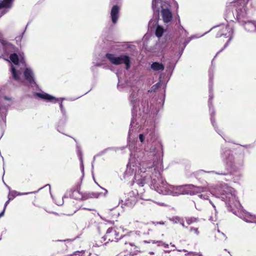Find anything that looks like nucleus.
<instances>
[{
	"label": "nucleus",
	"instance_id": "17",
	"mask_svg": "<svg viewBox=\"0 0 256 256\" xmlns=\"http://www.w3.org/2000/svg\"><path fill=\"white\" fill-rule=\"evenodd\" d=\"M128 86V84L126 82H125L124 83H122L120 80H119L118 83V89L122 91L124 90V88H126Z\"/></svg>",
	"mask_w": 256,
	"mask_h": 256
},
{
	"label": "nucleus",
	"instance_id": "4",
	"mask_svg": "<svg viewBox=\"0 0 256 256\" xmlns=\"http://www.w3.org/2000/svg\"><path fill=\"white\" fill-rule=\"evenodd\" d=\"M72 196L76 199H80L82 200H86L89 198H91L89 192L81 194L80 193L78 190H73L72 192Z\"/></svg>",
	"mask_w": 256,
	"mask_h": 256
},
{
	"label": "nucleus",
	"instance_id": "22",
	"mask_svg": "<svg viewBox=\"0 0 256 256\" xmlns=\"http://www.w3.org/2000/svg\"><path fill=\"white\" fill-rule=\"evenodd\" d=\"M190 232H194L196 234H199V231L198 230V228H190Z\"/></svg>",
	"mask_w": 256,
	"mask_h": 256
},
{
	"label": "nucleus",
	"instance_id": "30",
	"mask_svg": "<svg viewBox=\"0 0 256 256\" xmlns=\"http://www.w3.org/2000/svg\"><path fill=\"white\" fill-rule=\"evenodd\" d=\"M62 204H63V202H61V201H60V202H56V204H57L58 205V206H61V205H62Z\"/></svg>",
	"mask_w": 256,
	"mask_h": 256
},
{
	"label": "nucleus",
	"instance_id": "26",
	"mask_svg": "<svg viewBox=\"0 0 256 256\" xmlns=\"http://www.w3.org/2000/svg\"><path fill=\"white\" fill-rule=\"evenodd\" d=\"M60 106L62 112H64V107H63L62 103V102L60 104Z\"/></svg>",
	"mask_w": 256,
	"mask_h": 256
},
{
	"label": "nucleus",
	"instance_id": "29",
	"mask_svg": "<svg viewBox=\"0 0 256 256\" xmlns=\"http://www.w3.org/2000/svg\"><path fill=\"white\" fill-rule=\"evenodd\" d=\"M80 208L79 207H75L74 209L73 210V212L74 213L76 212Z\"/></svg>",
	"mask_w": 256,
	"mask_h": 256
},
{
	"label": "nucleus",
	"instance_id": "25",
	"mask_svg": "<svg viewBox=\"0 0 256 256\" xmlns=\"http://www.w3.org/2000/svg\"><path fill=\"white\" fill-rule=\"evenodd\" d=\"M0 42L3 44V45H6L8 44V42L4 40H2L1 39V38H0Z\"/></svg>",
	"mask_w": 256,
	"mask_h": 256
},
{
	"label": "nucleus",
	"instance_id": "10",
	"mask_svg": "<svg viewBox=\"0 0 256 256\" xmlns=\"http://www.w3.org/2000/svg\"><path fill=\"white\" fill-rule=\"evenodd\" d=\"M151 68L155 71L163 70L164 68V66L161 63L154 62L151 64Z\"/></svg>",
	"mask_w": 256,
	"mask_h": 256
},
{
	"label": "nucleus",
	"instance_id": "16",
	"mask_svg": "<svg viewBox=\"0 0 256 256\" xmlns=\"http://www.w3.org/2000/svg\"><path fill=\"white\" fill-rule=\"evenodd\" d=\"M164 28L160 26H158L156 30V35L158 38H160L162 36L164 33Z\"/></svg>",
	"mask_w": 256,
	"mask_h": 256
},
{
	"label": "nucleus",
	"instance_id": "8",
	"mask_svg": "<svg viewBox=\"0 0 256 256\" xmlns=\"http://www.w3.org/2000/svg\"><path fill=\"white\" fill-rule=\"evenodd\" d=\"M24 76L26 80L30 84H36L34 80V74L30 68H27L26 69L24 72Z\"/></svg>",
	"mask_w": 256,
	"mask_h": 256
},
{
	"label": "nucleus",
	"instance_id": "18",
	"mask_svg": "<svg viewBox=\"0 0 256 256\" xmlns=\"http://www.w3.org/2000/svg\"><path fill=\"white\" fill-rule=\"evenodd\" d=\"M90 194V197L91 198H98L101 195V194L100 192H89Z\"/></svg>",
	"mask_w": 256,
	"mask_h": 256
},
{
	"label": "nucleus",
	"instance_id": "35",
	"mask_svg": "<svg viewBox=\"0 0 256 256\" xmlns=\"http://www.w3.org/2000/svg\"><path fill=\"white\" fill-rule=\"evenodd\" d=\"M104 190L106 191V193L104 194V195H106V194L108 193V190L106 189H104Z\"/></svg>",
	"mask_w": 256,
	"mask_h": 256
},
{
	"label": "nucleus",
	"instance_id": "28",
	"mask_svg": "<svg viewBox=\"0 0 256 256\" xmlns=\"http://www.w3.org/2000/svg\"><path fill=\"white\" fill-rule=\"evenodd\" d=\"M5 210L6 209L4 208L3 210L0 214V218L4 216V214Z\"/></svg>",
	"mask_w": 256,
	"mask_h": 256
},
{
	"label": "nucleus",
	"instance_id": "12",
	"mask_svg": "<svg viewBox=\"0 0 256 256\" xmlns=\"http://www.w3.org/2000/svg\"><path fill=\"white\" fill-rule=\"evenodd\" d=\"M14 0H3L0 1V9L2 8H10Z\"/></svg>",
	"mask_w": 256,
	"mask_h": 256
},
{
	"label": "nucleus",
	"instance_id": "39",
	"mask_svg": "<svg viewBox=\"0 0 256 256\" xmlns=\"http://www.w3.org/2000/svg\"><path fill=\"white\" fill-rule=\"evenodd\" d=\"M2 38V34L0 33V38Z\"/></svg>",
	"mask_w": 256,
	"mask_h": 256
},
{
	"label": "nucleus",
	"instance_id": "1",
	"mask_svg": "<svg viewBox=\"0 0 256 256\" xmlns=\"http://www.w3.org/2000/svg\"><path fill=\"white\" fill-rule=\"evenodd\" d=\"M212 30L216 33V38H220L224 36L228 38L224 46H226L228 44V43L231 40L232 38L233 30L228 25L221 24L213 28Z\"/></svg>",
	"mask_w": 256,
	"mask_h": 256
},
{
	"label": "nucleus",
	"instance_id": "13",
	"mask_svg": "<svg viewBox=\"0 0 256 256\" xmlns=\"http://www.w3.org/2000/svg\"><path fill=\"white\" fill-rule=\"evenodd\" d=\"M200 221L198 218L188 217L186 218V222L188 225L192 224L194 223H197Z\"/></svg>",
	"mask_w": 256,
	"mask_h": 256
},
{
	"label": "nucleus",
	"instance_id": "3",
	"mask_svg": "<svg viewBox=\"0 0 256 256\" xmlns=\"http://www.w3.org/2000/svg\"><path fill=\"white\" fill-rule=\"evenodd\" d=\"M120 238H118V232L112 228H108L105 236L102 238V239H104V241L108 240L110 242L117 241Z\"/></svg>",
	"mask_w": 256,
	"mask_h": 256
},
{
	"label": "nucleus",
	"instance_id": "38",
	"mask_svg": "<svg viewBox=\"0 0 256 256\" xmlns=\"http://www.w3.org/2000/svg\"><path fill=\"white\" fill-rule=\"evenodd\" d=\"M128 66L130 67V60H129V65H128Z\"/></svg>",
	"mask_w": 256,
	"mask_h": 256
},
{
	"label": "nucleus",
	"instance_id": "5",
	"mask_svg": "<svg viewBox=\"0 0 256 256\" xmlns=\"http://www.w3.org/2000/svg\"><path fill=\"white\" fill-rule=\"evenodd\" d=\"M161 14L164 23L170 22L172 20V12L168 8H162Z\"/></svg>",
	"mask_w": 256,
	"mask_h": 256
},
{
	"label": "nucleus",
	"instance_id": "6",
	"mask_svg": "<svg viewBox=\"0 0 256 256\" xmlns=\"http://www.w3.org/2000/svg\"><path fill=\"white\" fill-rule=\"evenodd\" d=\"M120 8L118 5H114L112 7L110 11V17L114 24L116 23L119 17Z\"/></svg>",
	"mask_w": 256,
	"mask_h": 256
},
{
	"label": "nucleus",
	"instance_id": "24",
	"mask_svg": "<svg viewBox=\"0 0 256 256\" xmlns=\"http://www.w3.org/2000/svg\"><path fill=\"white\" fill-rule=\"evenodd\" d=\"M139 138L140 141V142H144V136L143 134H140L139 135Z\"/></svg>",
	"mask_w": 256,
	"mask_h": 256
},
{
	"label": "nucleus",
	"instance_id": "36",
	"mask_svg": "<svg viewBox=\"0 0 256 256\" xmlns=\"http://www.w3.org/2000/svg\"><path fill=\"white\" fill-rule=\"evenodd\" d=\"M74 202H72V204L70 205L71 206H74Z\"/></svg>",
	"mask_w": 256,
	"mask_h": 256
},
{
	"label": "nucleus",
	"instance_id": "7",
	"mask_svg": "<svg viewBox=\"0 0 256 256\" xmlns=\"http://www.w3.org/2000/svg\"><path fill=\"white\" fill-rule=\"evenodd\" d=\"M202 189V188L200 187L196 186L194 185H189L184 190V193L188 194L194 195L200 192Z\"/></svg>",
	"mask_w": 256,
	"mask_h": 256
},
{
	"label": "nucleus",
	"instance_id": "19",
	"mask_svg": "<svg viewBox=\"0 0 256 256\" xmlns=\"http://www.w3.org/2000/svg\"><path fill=\"white\" fill-rule=\"evenodd\" d=\"M108 213L110 214V216H111L112 218L115 217V216H117V212H115V210L114 208H112V210H108Z\"/></svg>",
	"mask_w": 256,
	"mask_h": 256
},
{
	"label": "nucleus",
	"instance_id": "27",
	"mask_svg": "<svg viewBox=\"0 0 256 256\" xmlns=\"http://www.w3.org/2000/svg\"><path fill=\"white\" fill-rule=\"evenodd\" d=\"M10 200H9V198H8V200L6 202L5 204H4V208L6 209V207L7 206V205L8 204L10 201Z\"/></svg>",
	"mask_w": 256,
	"mask_h": 256
},
{
	"label": "nucleus",
	"instance_id": "34",
	"mask_svg": "<svg viewBox=\"0 0 256 256\" xmlns=\"http://www.w3.org/2000/svg\"><path fill=\"white\" fill-rule=\"evenodd\" d=\"M120 201H121L122 202H124V200H122V199H121ZM127 201H128V200H127L126 198V199L124 200V203L126 204V202H127Z\"/></svg>",
	"mask_w": 256,
	"mask_h": 256
},
{
	"label": "nucleus",
	"instance_id": "9",
	"mask_svg": "<svg viewBox=\"0 0 256 256\" xmlns=\"http://www.w3.org/2000/svg\"><path fill=\"white\" fill-rule=\"evenodd\" d=\"M36 95L39 98L48 102H53L54 100V102H56L57 101H58V100L54 96L46 93L38 92L36 94Z\"/></svg>",
	"mask_w": 256,
	"mask_h": 256
},
{
	"label": "nucleus",
	"instance_id": "37",
	"mask_svg": "<svg viewBox=\"0 0 256 256\" xmlns=\"http://www.w3.org/2000/svg\"><path fill=\"white\" fill-rule=\"evenodd\" d=\"M159 224H164V222H160Z\"/></svg>",
	"mask_w": 256,
	"mask_h": 256
},
{
	"label": "nucleus",
	"instance_id": "2",
	"mask_svg": "<svg viewBox=\"0 0 256 256\" xmlns=\"http://www.w3.org/2000/svg\"><path fill=\"white\" fill-rule=\"evenodd\" d=\"M106 57L113 64L118 65L122 64H124L126 66V68H128V56L120 55V56H116V55L112 54H106Z\"/></svg>",
	"mask_w": 256,
	"mask_h": 256
},
{
	"label": "nucleus",
	"instance_id": "11",
	"mask_svg": "<svg viewBox=\"0 0 256 256\" xmlns=\"http://www.w3.org/2000/svg\"><path fill=\"white\" fill-rule=\"evenodd\" d=\"M11 72L12 74L13 78L16 80H18L20 79V76L22 74V72L19 71H16L14 67L12 65L11 66Z\"/></svg>",
	"mask_w": 256,
	"mask_h": 256
},
{
	"label": "nucleus",
	"instance_id": "31",
	"mask_svg": "<svg viewBox=\"0 0 256 256\" xmlns=\"http://www.w3.org/2000/svg\"><path fill=\"white\" fill-rule=\"evenodd\" d=\"M78 154L80 158V156L82 157V152L80 150H78Z\"/></svg>",
	"mask_w": 256,
	"mask_h": 256
},
{
	"label": "nucleus",
	"instance_id": "21",
	"mask_svg": "<svg viewBox=\"0 0 256 256\" xmlns=\"http://www.w3.org/2000/svg\"><path fill=\"white\" fill-rule=\"evenodd\" d=\"M80 169H81L82 172L84 174V163H83L82 158L81 156H80Z\"/></svg>",
	"mask_w": 256,
	"mask_h": 256
},
{
	"label": "nucleus",
	"instance_id": "33",
	"mask_svg": "<svg viewBox=\"0 0 256 256\" xmlns=\"http://www.w3.org/2000/svg\"><path fill=\"white\" fill-rule=\"evenodd\" d=\"M6 12H2L0 14V18L1 16H3L5 13Z\"/></svg>",
	"mask_w": 256,
	"mask_h": 256
},
{
	"label": "nucleus",
	"instance_id": "14",
	"mask_svg": "<svg viewBox=\"0 0 256 256\" xmlns=\"http://www.w3.org/2000/svg\"><path fill=\"white\" fill-rule=\"evenodd\" d=\"M138 198V196H130L129 198V207L134 206L136 203Z\"/></svg>",
	"mask_w": 256,
	"mask_h": 256
},
{
	"label": "nucleus",
	"instance_id": "15",
	"mask_svg": "<svg viewBox=\"0 0 256 256\" xmlns=\"http://www.w3.org/2000/svg\"><path fill=\"white\" fill-rule=\"evenodd\" d=\"M10 60L16 65H18L19 62L18 56L16 54H12L10 55Z\"/></svg>",
	"mask_w": 256,
	"mask_h": 256
},
{
	"label": "nucleus",
	"instance_id": "20",
	"mask_svg": "<svg viewBox=\"0 0 256 256\" xmlns=\"http://www.w3.org/2000/svg\"><path fill=\"white\" fill-rule=\"evenodd\" d=\"M16 196V191H12L10 192L8 195V198L9 200H12L14 199Z\"/></svg>",
	"mask_w": 256,
	"mask_h": 256
},
{
	"label": "nucleus",
	"instance_id": "32",
	"mask_svg": "<svg viewBox=\"0 0 256 256\" xmlns=\"http://www.w3.org/2000/svg\"><path fill=\"white\" fill-rule=\"evenodd\" d=\"M83 208L84 209V210H90V211H92V210H94V209H92V208Z\"/></svg>",
	"mask_w": 256,
	"mask_h": 256
},
{
	"label": "nucleus",
	"instance_id": "23",
	"mask_svg": "<svg viewBox=\"0 0 256 256\" xmlns=\"http://www.w3.org/2000/svg\"><path fill=\"white\" fill-rule=\"evenodd\" d=\"M103 239H102L101 238V240H96V242L94 244V246H102V240Z\"/></svg>",
	"mask_w": 256,
	"mask_h": 256
}]
</instances>
